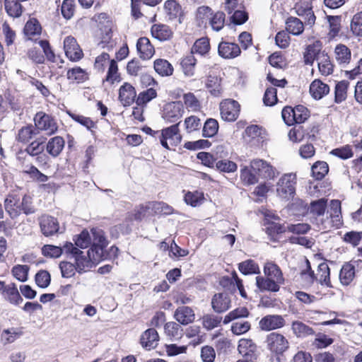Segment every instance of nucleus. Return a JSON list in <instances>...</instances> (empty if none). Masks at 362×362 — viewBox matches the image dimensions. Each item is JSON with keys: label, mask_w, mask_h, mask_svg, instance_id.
<instances>
[{"label": "nucleus", "mask_w": 362, "mask_h": 362, "mask_svg": "<svg viewBox=\"0 0 362 362\" xmlns=\"http://www.w3.org/2000/svg\"><path fill=\"white\" fill-rule=\"evenodd\" d=\"M4 209L11 218H16L21 214L20 197L16 194H8L4 200Z\"/></svg>", "instance_id": "obj_25"}, {"label": "nucleus", "mask_w": 362, "mask_h": 362, "mask_svg": "<svg viewBox=\"0 0 362 362\" xmlns=\"http://www.w3.org/2000/svg\"><path fill=\"white\" fill-rule=\"evenodd\" d=\"M144 66L140 62V59L134 57L129 60L126 66L127 74L133 77H136L142 75Z\"/></svg>", "instance_id": "obj_58"}, {"label": "nucleus", "mask_w": 362, "mask_h": 362, "mask_svg": "<svg viewBox=\"0 0 362 362\" xmlns=\"http://www.w3.org/2000/svg\"><path fill=\"white\" fill-rule=\"evenodd\" d=\"M151 205L140 204L136 206L132 211L129 212L126 216V221L132 222L134 221H141L146 215Z\"/></svg>", "instance_id": "obj_57"}, {"label": "nucleus", "mask_w": 362, "mask_h": 362, "mask_svg": "<svg viewBox=\"0 0 362 362\" xmlns=\"http://www.w3.org/2000/svg\"><path fill=\"white\" fill-rule=\"evenodd\" d=\"M350 30L354 36L362 37V11L356 12L353 16L350 23Z\"/></svg>", "instance_id": "obj_64"}, {"label": "nucleus", "mask_w": 362, "mask_h": 362, "mask_svg": "<svg viewBox=\"0 0 362 362\" xmlns=\"http://www.w3.org/2000/svg\"><path fill=\"white\" fill-rule=\"evenodd\" d=\"M285 325L286 320L280 315H267L263 317L259 322V329L265 332L282 328Z\"/></svg>", "instance_id": "obj_17"}, {"label": "nucleus", "mask_w": 362, "mask_h": 362, "mask_svg": "<svg viewBox=\"0 0 362 362\" xmlns=\"http://www.w3.org/2000/svg\"><path fill=\"white\" fill-rule=\"evenodd\" d=\"M318 70L321 75L328 76L334 72V64L328 53L323 51L319 58L317 64Z\"/></svg>", "instance_id": "obj_36"}, {"label": "nucleus", "mask_w": 362, "mask_h": 362, "mask_svg": "<svg viewBox=\"0 0 362 362\" xmlns=\"http://www.w3.org/2000/svg\"><path fill=\"white\" fill-rule=\"evenodd\" d=\"M238 351L244 359L256 362L257 359V346L251 339H240L238 341Z\"/></svg>", "instance_id": "obj_13"}, {"label": "nucleus", "mask_w": 362, "mask_h": 362, "mask_svg": "<svg viewBox=\"0 0 362 362\" xmlns=\"http://www.w3.org/2000/svg\"><path fill=\"white\" fill-rule=\"evenodd\" d=\"M137 54L140 59L150 60L156 54V49L147 37H139L136 44Z\"/></svg>", "instance_id": "obj_18"}, {"label": "nucleus", "mask_w": 362, "mask_h": 362, "mask_svg": "<svg viewBox=\"0 0 362 362\" xmlns=\"http://www.w3.org/2000/svg\"><path fill=\"white\" fill-rule=\"evenodd\" d=\"M350 83L347 80L337 81L334 89V102L337 104H341L346 101L348 97V90Z\"/></svg>", "instance_id": "obj_35"}, {"label": "nucleus", "mask_w": 362, "mask_h": 362, "mask_svg": "<svg viewBox=\"0 0 362 362\" xmlns=\"http://www.w3.org/2000/svg\"><path fill=\"white\" fill-rule=\"evenodd\" d=\"M66 57L71 62L80 61L84 56L82 49L73 36H67L64 40Z\"/></svg>", "instance_id": "obj_11"}, {"label": "nucleus", "mask_w": 362, "mask_h": 362, "mask_svg": "<svg viewBox=\"0 0 362 362\" xmlns=\"http://www.w3.org/2000/svg\"><path fill=\"white\" fill-rule=\"evenodd\" d=\"M39 132L31 124L22 127L18 129L16 141L22 144H29Z\"/></svg>", "instance_id": "obj_31"}, {"label": "nucleus", "mask_w": 362, "mask_h": 362, "mask_svg": "<svg viewBox=\"0 0 362 362\" xmlns=\"http://www.w3.org/2000/svg\"><path fill=\"white\" fill-rule=\"evenodd\" d=\"M174 318L181 325H187L195 320L194 310L189 306L182 305L178 307L174 313Z\"/></svg>", "instance_id": "obj_28"}, {"label": "nucleus", "mask_w": 362, "mask_h": 362, "mask_svg": "<svg viewBox=\"0 0 362 362\" xmlns=\"http://www.w3.org/2000/svg\"><path fill=\"white\" fill-rule=\"evenodd\" d=\"M218 55L225 59H232L239 57L241 49L238 44L221 39L218 45Z\"/></svg>", "instance_id": "obj_14"}, {"label": "nucleus", "mask_w": 362, "mask_h": 362, "mask_svg": "<svg viewBox=\"0 0 362 362\" xmlns=\"http://www.w3.org/2000/svg\"><path fill=\"white\" fill-rule=\"evenodd\" d=\"M204 194L201 190L187 191L184 196L185 203L192 207L199 206L204 202Z\"/></svg>", "instance_id": "obj_50"}, {"label": "nucleus", "mask_w": 362, "mask_h": 362, "mask_svg": "<svg viewBox=\"0 0 362 362\" xmlns=\"http://www.w3.org/2000/svg\"><path fill=\"white\" fill-rule=\"evenodd\" d=\"M65 146V140L61 136L50 138L46 144V151L52 158H57Z\"/></svg>", "instance_id": "obj_29"}, {"label": "nucleus", "mask_w": 362, "mask_h": 362, "mask_svg": "<svg viewBox=\"0 0 362 362\" xmlns=\"http://www.w3.org/2000/svg\"><path fill=\"white\" fill-rule=\"evenodd\" d=\"M240 177L242 183L245 186L253 185L259 182V177L250 165L244 166L240 169Z\"/></svg>", "instance_id": "obj_49"}, {"label": "nucleus", "mask_w": 362, "mask_h": 362, "mask_svg": "<svg viewBox=\"0 0 362 362\" xmlns=\"http://www.w3.org/2000/svg\"><path fill=\"white\" fill-rule=\"evenodd\" d=\"M341 209V202L338 199H332L330 202L329 209L327 211L328 217L331 219L332 226L337 228H339L343 225Z\"/></svg>", "instance_id": "obj_27"}, {"label": "nucleus", "mask_w": 362, "mask_h": 362, "mask_svg": "<svg viewBox=\"0 0 362 362\" xmlns=\"http://www.w3.org/2000/svg\"><path fill=\"white\" fill-rule=\"evenodd\" d=\"M221 119L228 122H233L238 119L241 111L240 104L235 100L226 98L219 103Z\"/></svg>", "instance_id": "obj_5"}, {"label": "nucleus", "mask_w": 362, "mask_h": 362, "mask_svg": "<svg viewBox=\"0 0 362 362\" xmlns=\"http://www.w3.org/2000/svg\"><path fill=\"white\" fill-rule=\"evenodd\" d=\"M286 30L293 35H300L305 30V23L298 18L288 16L286 21Z\"/></svg>", "instance_id": "obj_39"}, {"label": "nucleus", "mask_w": 362, "mask_h": 362, "mask_svg": "<svg viewBox=\"0 0 362 362\" xmlns=\"http://www.w3.org/2000/svg\"><path fill=\"white\" fill-rule=\"evenodd\" d=\"M157 96V90L154 88H149L139 93L136 100V103L139 106H146L148 103L156 98Z\"/></svg>", "instance_id": "obj_62"}, {"label": "nucleus", "mask_w": 362, "mask_h": 362, "mask_svg": "<svg viewBox=\"0 0 362 362\" xmlns=\"http://www.w3.org/2000/svg\"><path fill=\"white\" fill-rule=\"evenodd\" d=\"M137 98L135 88L129 82H124L119 88L118 100L124 107L132 105Z\"/></svg>", "instance_id": "obj_20"}, {"label": "nucleus", "mask_w": 362, "mask_h": 362, "mask_svg": "<svg viewBox=\"0 0 362 362\" xmlns=\"http://www.w3.org/2000/svg\"><path fill=\"white\" fill-rule=\"evenodd\" d=\"M356 276L355 266L351 262H345L339 272V281L344 286H349Z\"/></svg>", "instance_id": "obj_38"}, {"label": "nucleus", "mask_w": 362, "mask_h": 362, "mask_svg": "<svg viewBox=\"0 0 362 362\" xmlns=\"http://www.w3.org/2000/svg\"><path fill=\"white\" fill-rule=\"evenodd\" d=\"M322 47V42L318 40L307 45L303 52L304 64L312 66L315 60L318 58V56L321 55Z\"/></svg>", "instance_id": "obj_24"}, {"label": "nucleus", "mask_w": 362, "mask_h": 362, "mask_svg": "<svg viewBox=\"0 0 362 362\" xmlns=\"http://www.w3.org/2000/svg\"><path fill=\"white\" fill-rule=\"evenodd\" d=\"M34 126L37 132H44L48 136L56 134L59 129L57 119L52 115L43 111L37 112L33 118Z\"/></svg>", "instance_id": "obj_3"}, {"label": "nucleus", "mask_w": 362, "mask_h": 362, "mask_svg": "<svg viewBox=\"0 0 362 362\" xmlns=\"http://www.w3.org/2000/svg\"><path fill=\"white\" fill-rule=\"evenodd\" d=\"M162 1L163 0H131L132 16L136 20L141 18L144 16L141 12L143 5L155 7Z\"/></svg>", "instance_id": "obj_34"}, {"label": "nucleus", "mask_w": 362, "mask_h": 362, "mask_svg": "<svg viewBox=\"0 0 362 362\" xmlns=\"http://www.w3.org/2000/svg\"><path fill=\"white\" fill-rule=\"evenodd\" d=\"M185 112L183 104L180 101H173L165 104L162 110V117L169 123H177Z\"/></svg>", "instance_id": "obj_9"}, {"label": "nucleus", "mask_w": 362, "mask_h": 362, "mask_svg": "<svg viewBox=\"0 0 362 362\" xmlns=\"http://www.w3.org/2000/svg\"><path fill=\"white\" fill-rule=\"evenodd\" d=\"M219 124L218 121L214 118L207 119L202 128V136L206 138H211L216 135L218 132Z\"/></svg>", "instance_id": "obj_61"}, {"label": "nucleus", "mask_w": 362, "mask_h": 362, "mask_svg": "<svg viewBox=\"0 0 362 362\" xmlns=\"http://www.w3.org/2000/svg\"><path fill=\"white\" fill-rule=\"evenodd\" d=\"M281 116L284 122L288 126L300 124L310 117V110L302 105H296L294 107L286 106L281 111Z\"/></svg>", "instance_id": "obj_1"}, {"label": "nucleus", "mask_w": 362, "mask_h": 362, "mask_svg": "<svg viewBox=\"0 0 362 362\" xmlns=\"http://www.w3.org/2000/svg\"><path fill=\"white\" fill-rule=\"evenodd\" d=\"M122 77L119 72V66L117 60L112 59L110 64L107 66V70L105 76L103 78V84H107L110 86L122 81Z\"/></svg>", "instance_id": "obj_22"}, {"label": "nucleus", "mask_w": 362, "mask_h": 362, "mask_svg": "<svg viewBox=\"0 0 362 362\" xmlns=\"http://www.w3.org/2000/svg\"><path fill=\"white\" fill-rule=\"evenodd\" d=\"M297 177L295 174L282 175L276 183V194L282 199L289 201L296 194Z\"/></svg>", "instance_id": "obj_2"}, {"label": "nucleus", "mask_w": 362, "mask_h": 362, "mask_svg": "<svg viewBox=\"0 0 362 362\" xmlns=\"http://www.w3.org/2000/svg\"><path fill=\"white\" fill-rule=\"evenodd\" d=\"M221 80L215 76H209L206 82V87L211 95L221 97L223 94Z\"/></svg>", "instance_id": "obj_48"}, {"label": "nucleus", "mask_w": 362, "mask_h": 362, "mask_svg": "<svg viewBox=\"0 0 362 362\" xmlns=\"http://www.w3.org/2000/svg\"><path fill=\"white\" fill-rule=\"evenodd\" d=\"M159 341V335L155 328L151 327L144 331L139 339L141 346L148 351L157 347Z\"/></svg>", "instance_id": "obj_21"}, {"label": "nucleus", "mask_w": 362, "mask_h": 362, "mask_svg": "<svg viewBox=\"0 0 362 362\" xmlns=\"http://www.w3.org/2000/svg\"><path fill=\"white\" fill-rule=\"evenodd\" d=\"M316 281H318L321 285H325L327 287L332 288L330 281V269L326 262L320 263L317 269Z\"/></svg>", "instance_id": "obj_45"}, {"label": "nucleus", "mask_w": 362, "mask_h": 362, "mask_svg": "<svg viewBox=\"0 0 362 362\" xmlns=\"http://www.w3.org/2000/svg\"><path fill=\"white\" fill-rule=\"evenodd\" d=\"M255 280L256 286L261 291L277 292L280 289V284L266 276H257Z\"/></svg>", "instance_id": "obj_40"}, {"label": "nucleus", "mask_w": 362, "mask_h": 362, "mask_svg": "<svg viewBox=\"0 0 362 362\" xmlns=\"http://www.w3.org/2000/svg\"><path fill=\"white\" fill-rule=\"evenodd\" d=\"M226 14L223 11H218L215 13L213 12L211 16L209 23L211 28L215 31H220L225 25Z\"/></svg>", "instance_id": "obj_60"}, {"label": "nucleus", "mask_w": 362, "mask_h": 362, "mask_svg": "<svg viewBox=\"0 0 362 362\" xmlns=\"http://www.w3.org/2000/svg\"><path fill=\"white\" fill-rule=\"evenodd\" d=\"M250 167L257 177L264 180H273L276 177V169L267 161L256 158L250 161Z\"/></svg>", "instance_id": "obj_8"}, {"label": "nucleus", "mask_w": 362, "mask_h": 362, "mask_svg": "<svg viewBox=\"0 0 362 362\" xmlns=\"http://www.w3.org/2000/svg\"><path fill=\"white\" fill-rule=\"evenodd\" d=\"M180 122L170 127L163 128L159 134L161 146L165 149H170V146L176 147L182 141V135L179 128Z\"/></svg>", "instance_id": "obj_4"}, {"label": "nucleus", "mask_w": 362, "mask_h": 362, "mask_svg": "<svg viewBox=\"0 0 362 362\" xmlns=\"http://www.w3.org/2000/svg\"><path fill=\"white\" fill-rule=\"evenodd\" d=\"M23 334V327L4 329L1 334V340L4 344L13 343Z\"/></svg>", "instance_id": "obj_51"}, {"label": "nucleus", "mask_w": 362, "mask_h": 362, "mask_svg": "<svg viewBox=\"0 0 362 362\" xmlns=\"http://www.w3.org/2000/svg\"><path fill=\"white\" fill-rule=\"evenodd\" d=\"M21 0H4V9L11 18H17L22 16L23 6Z\"/></svg>", "instance_id": "obj_42"}, {"label": "nucleus", "mask_w": 362, "mask_h": 362, "mask_svg": "<svg viewBox=\"0 0 362 362\" xmlns=\"http://www.w3.org/2000/svg\"><path fill=\"white\" fill-rule=\"evenodd\" d=\"M165 17L169 21H177L181 23L185 18L182 6L177 0H165L163 5Z\"/></svg>", "instance_id": "obj_10"}, {"label": "nucleus", "mask_w": 362, "mask_h": 362, "mask_svg": "<svg viewBox=\"0 0 362 362\" xmlns=\"http://www.w3.org/2000/svg\"><path fill=\"white\" fill-rule=\"evenodd\" d=\"M329 86L320 79H315L310 85V93L315 100H320L329 94Z\"/></svg>", "instance_id": "obj_33"}, {"label": "nucleus", "mask_w": 362, "mask_h": 362, "mask_svg": "<svg viewBox=\"0 0 362 362\" xmlns=\"http://www.w3.org/2000/svg\"><path fill=\"white\" fill-rule=\"evenodd\" d=\"M66 78L70 81L82 83L89 79V74L80 66H75L67 70Z\"/></svg>", "instance_id": "obj_41"}, {"label": "nucleus", "mask_w": 362, "mask_h": 362, "mask_svg": "<svg viewBox=\"0 0 362 362\" xmlns=\"http://www.w3.org/2000/svg\"><path fill=\"white\" fill-rule=\"evenodd\" d=\"M1 296L5 301L15 306L19 305L23 301V299L15 283H10L7 284L4 292L1 293Z\"/></svg>", "instance_id": "obj_26"}, {"label": "nucleus", "mask_w": 362, "mask_h": 362, "mask_svg": "<svg viewBox=\"0 0 362 362\" xmlns=\"http://www.w3.org/2000/svg\"><path fill=\"white\" fill-rule=\"evenodd\" d=\"M197 62V59L192 54L186 55L180 59V66L186 76H192L194 75Z\"/></svg>", "instance_id": "obj_43"}, {"label": "nucleus", "mask_w": 362, "mask_h": 362, "mask_svg": "<svg viewBox=\"0 0 362 362\" xmlns=\"http://www.w3.org/2000/svg\"><path fill=\"white\" fill-rule=\"evenodd\" d=\"M211 49L210 40L208 37H202L197 39L191 48L192 54H199L202 57L209 55Z\"/></svg>", "instance_id": "obj_37"}, {"label": "nucleus", "mask_w": 362, "mask_h": 362, "mask_svg": "<svg viewBox=\"0 0 362 362\" xmlns=\"http://www.w3.org/2000/svg\"><path fill=\"white\" fill-rule=\"evenodd\" d=\"M151 36L160 42L171 40L174 37V32L171 27L163 23H156L151 26Z\"/></svg>", "instance_id": "obj_19"}, {"label": "nucleus", "mask_w": 362, "mask_h": 362, "mask_svg": "<svg viewBox=\"0 0 362 362\" xmlns=\"http://www.w3.org/2000/svg\"><path fill=\"white\" fill-rule=\"evenodd\" d=\"M107 246L90 245V249L87 252V255L93 262H101L107 259L108 255L105 252V249Z\"/></svg>", "instance_id": "obj_54"}, {"label": "nucleus", "mask_w": 362, "mask_h": 362, "mask_svg": "<svg viewBox=\"0 0 362 362\" xmlns=\"http://www.w3.org/2000/svg\"><path fill=\"white\" fill-rule=\"evenodd\" d=\"M165 334L171 340H177L182 336L181 326L175 322H168L164 326Z\"/></svg>", "instance_id": "obj_56"}, {"label": "nucleus", "mask_w": 362, "mask_h": 362, "mask_svg": "<svg viewBox=\"0 0 362 362\" xmlns=\"http://www.w3.org/2000/svg\"><path fill=\"white\" fill-rule=\"evenodd\" d=\"M231 306V299L226 293H215L211 298V307L215 313H222Z\"/></svg>", "instance_id": "obj_23"}, {"label": "nucleus", "mask_w": 362, "mask_h": 362, "mask_svg": "<svg viewBox=\"0 0 362 362\" xmlns=\"http://www.w3.org/2000/svg\"><path fill=\"white\" fill-rule=\"evenodd\" d=\"M267 348L275 355H281L289 347L288 339L281 334L271 332L265 340Z\"/></svg>", "instance_id": "obj_6"}, {"label": "nucleus", "mask_w": 362, "mask_h": 362, "mask_svg": "<svg viewBox=\"0 0 362 362\" xmlns=\"http://www.w3.org/2000/svg\"><path fill=\"white\" fill-rule=\"evenodd\" d=\"M38 221L40 231L45 237H51L58 233L59 223L57 218L43 214L38 218Z\"/></svg>", "instance_id": "obj_12"}, {"label": "nucleus", "mask_w": 362, "mask_h": 362, "mask_svg": "<svg viewBox=\"0 0 362 362\" xmlns=\"http://www.w3.org/2000/svg\"><path fill=\"white\" fill-rule=\"evenodd\" d=\"M153 69L160 76H170L173 74V65L165 59H156L153 62Z\"/></svg>", "instance_id": "obj_46"}, {"label": "nucleus", "mask_w": 362, "mask_h": 362, "mask_svg": "<svg viewBox=\"0 0 362 362\" xmlns=\"http://www.w3.org/2000/svg\"><path fill=\"white\" fill-rule=\"evenodd\" d=\"M329 172V165L325 161H317L312 166V175L316 180H322Z\"/></svg>", "instance_id": "obj_63"}, {"label": "nucleus", "mask_w": 362, "mask_h": 362, "mask_svg": "<svg viewBox=\"0 0 362 362\" xmlns=\"http://www.w3.org/2000/svg\"><path fill=\"white\" fill-rule=\"evenodd\" d=\"M239 272L243 275L259 274L260 269L258 263L252 259H247L238 264Z\"/></svg>", "instance_id": "obj_44"}, {"label": "nucleus", "mask_w": 362, "mask_h": 362, "mask_svg": "<svg viewBox=\"0 0 362 362\" xmlns=\"http://www.w3.org/2000/svg\"><path fill=\"white\" fill-rule=\"evenodd\" d=\"M264 275L274 280L279 284L284 283V278L281 269L274 262H267L264 265Z\"/></svg>", "instance_id": "obj_32"}, {"label": "nucleus", "mask_w": 362, "mask_h": 362, "mask_svg": "<svg viewBox=\"0 0 362 362\" xmlns=\"http://www.w3.org/2000/svg\"><path fill=\"white\" fill-rule=\"evenodd\" d=\"M265 226V232L272 240H276L279 234L286 231V227L284 224L276 223L275 221L267 222Z\"/></svg>", "instance_id": "obj_55"}, {"label": "nucleus", "mask_w": 362, "mask_h": 362, "mask_svg": "<svg viewBox=\"0 0 362 362\" xmlns=\"http://www.w3.org/2000/svg\"><path fill=\"white\" fill-rule=\"evenodd\" d=\"M291 329L297 337H306L315 334V330L311 327L300 321H293Z\"/></svg>", "instance_id": "obj_47"}, {"label": "nucleus", "mask_w": 362, "mask_h": 362, "mask_svg": "<svg viewBox=\"0 0 362 362\" xmlns=\"http://www.w3.org/2000/svg\"><path fill=\"white\" fill-rule=\"evenodd\" d=\"M334 59L339 66H345L351 61V50L342 43L337 44L334 49Z\"/></svg>", "instance_id": "obj_30"}, {"label": "nucleus", "mask_w": 362, "mask_h": 362, "mask_svg": "<svg viewBox=\"0 0 362 362\" xmlns=\"http://www.w3.org/2000/svg\"><path fill=\"white\" fill-rule=\"evenodd\" d=\"M111 61L110 56L107 52H103L95 59L93 69L97 73L104 74L107 66Z\"/></svg>", "instance_id": "obj_59"}, {"label": "nucleus", "mask_w": 362, "mask_h": 362, "mask_svg": "<svg viewBox=\"0 0 362 362\" xmlns=\"http://www.w3.org/2000/svg\"><path fill=\"white\" fill-rule=\"evenodd\" d=\"M23 33L27 40L37 42L42 35V27L36 18H30L25 23Z\"/></svg>", "instance_id": "obj_15"}, {"label": "nucleus", "mask_w": 362, "mask_h": 362, "mask_svg": "<svg viewBox=\"0 0 362 362\" xmlns=\"http://www.w3.org/2000/svg\"><path fill=\"white\" fill-rule=\"evenodd\" d=\"M265 130L257 124L250 125L245 130L247 141L252 146H262L265 140Z\"/></svg>", "instance_id": "obj_16"}, {"label": "nucleus", "mask_w": 362, "mask_h": 362, "mask_svg": "<svg viewBox=\"0 0 362 362\" xmlns=\"http://www.w3.org/2000/svg\"><path fill=\"white\" fill-rule=\"evenodd\" d=\"M45 141H40L39 139L31 141L29 144H26V147L24 151H20L18 155L26 153L30 156H37L41 154L45 149L44 146Z\"/></svg>", "instance_id": "obj_53"}, {"label": "nucleus", "mask_w": 362, "mask_h": 362, "mask_svg": "<svg viewBox=\"0 0 362 362\" xmlns=\"http://www.w3.org/2000/svg\"><path fill=\"white\" fill-rule=\"evenodd\" d=\"M293 10L296 15L304 20L305 25L312 28L316 21L313 4L310 0H299L294 5Z\"/></svg>", "instance_id": "obj_7"}, {"label": "nucleus", "mask_w": 362, "mask_h": 362, "mask_svg": "<svg viewBox=\"0 0 362 362\" xmlns=\"http://www.w3.org/2000/svg\"><path fill=\"white\" fill-rule=\"evenodd\" d=\"M250 313L248 308L245 306L238 307L230 311L223 318V324L226 325L229 322L240 319L248 317Z\"/></svg>", "instance_id": "obj_52"}]
</instances>
